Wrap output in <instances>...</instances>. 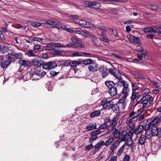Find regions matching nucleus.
I'll use <instances>...</instances> for the list:
<instances>
[{
    "instance_id": "1",
    "label": "nucleus",
    "mask_w": 161,
    "mask_h": 161,
    "mask_svg": "<svg viewBox=\"0 0 161 161\" xmlns=\"http://www.w3.org/2000/svg\"><path fill=\"white\" fill-rule=\"evenodd\" d=\"M153 101V98L151 96L149 95H147L143 96L142 98H140V97H138L136 99V101L137 103H141L142 104V108L143 110L144 108L146 107L147 105L149 106L152 104Z\"/></svg>"
},
{
    "instance_id": "2",
    "label": "nucleus",
    "mask_w": 161,
    "mask_h": 161,
    "mask_svg": "<svg viewBox=\"0 0 161 161\" xmlns=\"http://www.w3.org/2000/svg\"><path fill=\"white\" fill-rule=\"evenodd\" d=\"M117 85L118 87L119 86H123L121 92L124 94L123 98L124 99L126 98L129 95V93L130 92V88L129 87V85L125 80L120 79L117 82Z\"/></svg>"
},
{
    "instance_id": "3",
    "label": "nucleus",
    "mask_w": 161,
    "mask_h": 161,
    "mask_svg": "<svg viewBox=\"0 0 161 161\" xmlns=\"http://www.w3.org/2000/svg\"><path fill=\"white\" fill-rule=\"evenodd\" d=\"M81 3L83 6L86 7L99 8L101 6L99 3L95 2L83 1L81 2Z\"/></svg>"
},
{
    "instance_id": "4",
    "label": "nucleus",
    "mask_w": 161,
    "mask_h": 161,
    "mask_svg": "<svg viewBox=\"0 0 161 161\" xmlns=\"http://www.w3.org/2000/svg\"><path fill=\"white\" fill-rule=\"evenodd\" d=\"M113 102L109 100L108 98L103 99L101 102V104L103 108L109 110L113 106Z\"/></svg>"
},
{
    "instance_id": "5",
    "label": "nucleus",
    "mask_w": 161,
    "mask_h": 161,
    "mask_svg": "<svg viewBox=\"0 0 161 161\" xmlns=\"http://www.w3.org/2000/svg\"><path fill=\"white\" fill-rule=\"evenodd\" d=\"M109 72L115 78L119 79L121 78V75L119 71L117 69L114 67L110 68L108 70Z\"/></svg>"
},
{
    "instance_id": "6",
    "label": "nucleus",
    "mask_w": 161,
    "mask_h": 161,
    "mask_svg": "<svg viewBox=\"0 0 161 161\" xmlns=\"http://www.w3.org/2000/svg\"><path fill=\"white\" fill-rule=\"evenodd\" d=\"M57 66V64L54 62L50 61L44 64L42 68L45 69H51Z\"/></svg>"
},
{
    "instance_id": "7",
    "label": "nucleus",
    "mask_w": 161,
    "mask_h": 161,
    "mask_svg": "<svg viewBox=\"0 0 161 161\" xmlns=\"http://www.w3.org/2000/svg\"><path fill=\"white\" fill-rule=\"evenodd\" d=\"M152 135L153 136H158L161 137V128L158 129L156 126H154L152 128Z\"/></svg>"
},
{
    "instance_id": "8",
    "label": "nucleus",
    "mask_w": 161,
    "mask_h": 161,
    "mask_svg": "<svg viewBox=\"0 0 161 161\" xmlns=\"http://www.w3.org/2000/svg\"><path fill=\"white\" fill-rule=\"evenodd\" d=\"M32 62L34 65L39 67L43 66V64L44 63V61L39 57H36L33 59L32 60Z\"/></svg>"
},
{
    "instance_id": "9",
    "label": "nucleus",
    "mask_w": 161,
    "mask_h": 161,
    "mask_svg": "<svg viewBox=\"0 0 161 161\" xmlns=\"http://www.w3.org/2000/svg\"><path fill=\"white\" fill-rule=\"evenodd\" d=\"M127 37L132 43L135 44H141V42L140 41V38L131 35H128L127 36Z\"/></svg>"
},
{
    "instance_id": "10",
    "label": "nucleus",
    "mask_w": 161,
    "mask_h": 161,
    "mask_svg": "<svg viewBox=\"0 0 161 161\" xmlns=\"http://www.w3.org/2000/svg\"><path fill=\"white\" fill-rule=\"evenodd\" d=\"M70 40L74 44L76 45L77 47L83 48L85 47V45L83 44L82 42L79 41L75 37L71 36L70 37Z\"/></svg>"
},
{
    "instance_id": "11",
    "label": "nucleus",
    "mask_w": 161,
    "mask_h": 161,
    "mask_svg": "<svg viewBox=\"0 0 161 161\" xmlns=\"http://www.w3.org/2000/svg\"><path fill=\"white\" fill-rule=\"evenodd\" d=\"M120 116L119 114H117L115 115L112 119L111 122L109 125V126L113 128L115 127L117 124V121L119 119Z\"/></svg>"
},
{
    "instance_id": "12",
    "label": "nucleus",
    "mask_w": 161,
    "mask_h": 161,
    "mask_svg": "<svg viewBox=\"0 0 161 161\" xmlns=\"http://www.w3.org/2000/svg\"><path fill=\"white\" fill-rule=\"evenodd\" d=\"M98 66L96 63H93L89 65L88 66V69L90 72H95L97 70Z\"/></svg>"
},
{
    "instance_id": "13",
    "label": "nucleus",
    "mask_w": 161,
    "mask_h": 161,
    "mask_svg": "<svg viewBox=\"0 0 161 161\" xmlns=\"http://www.w3.org/2000/svg\"><path fill=\"white\" fill-rule=\"evenodd\" d=\"M135 118H132L128 119L126 122V124L130 129H134L135 128V123L133 122Z\"/></svg>"
},
{
    "instance_id": "14",
    "label": "nucleus",
    "mask_w": 161,
    "mask_h": 161,
    "mask_svg": "<svg viewBox=\"0 0 161 161\" xmlns=\"http://www.w3.org/2000/svg\"><path fill=\"white\" fill-rule=\"evenodd\" d=\"M103 78L106 77L108 75L109 73L107 72L108 69L107 68L101 67L98 69Z\"/></svg>"
},
{
    "instance_id": "15",
    "label": "nucleus",
    "mask_w": 161,
    "mask_h": 161,
    "mask_svg": "<svg viewBox=\"0 0 161 161\" xmlns=\"http://www.w3.org/2000/svg\"><path fill=\"white\" fill-rule=\"evenodd\" d=\"M108 92L112 97L116 96L118 94L117 87L115 86L109 89Z\"/></svg>"
},
{
    "instance_id": "16",
    "label": "nucleus",
    "mask_w": 161,
    "mask_h": 161,
    "mask_svg": "<svg viewBox=\"0 0 161 161\" xmlns=\"http://www.w3.org/2000/svg\"><path fill=\"white\" fill-rule=\"evenodd\" d=\"M128 134V130L123 131L121 133H120L121 137L119 138V139L121 142L125 141L127 138V136Z\"/></svg>"
},
{
    "instance_id": "17",
    "label": "nucleus",
    "mask_w": 161,
    "mask_h": 161,
    "mask_svg": "<svg viewBox=\"0 0 161 161\" xmlns=\"http://www.w3.org/2000/svg\"><path fill=\"white\" fill-rule=\"evenodd\" d=\"M34 75H37L40 77L44 76L46 74V72L42 70L38 69L35 71L34 73Z\"/></svg>"
},
{
    "instance_id": "18",
    "label": "nucleus",
    "mask_w": 161,
    "mask_h": 161,
    "mask_svg": "<svg viewBox=\"0 0 161 161\" xmlns=\"http://www.w3.org/2000/svg\"><path fill=\"white\" fill-rule=\"evenodd\" d=\"M55 22V21H54L50 20H46L44 23V25L47 28H54Z\"/></svg>"
},
{
    "instance_id": "19",
    "label": "nucleus",
    "mask_w": 161,
    "mask_h": 161,
    "mask_svg": "<svg viewBox=\"0 0 161 161\" xmlns=\"http://www.w3.org/2000/svg\"><path fill=\"white\" fill-rule=\"evenodd\" d=\"M146 139V136L144 135H142L139 138L137 143L140 145H143L145 144Z\"/></svg>"
},
{
    "instance_id": "20",
    "label": "nucleus",
    "mask_w": 161,
    "mask_h": 161,
    "mask_svg": "<svg viewBox=\"0 0 161 161\" xmlns=\"http://www.w3.org/2000/svg\"><path fill=\"white\" fill-rule=\"evenodd\" d=\"M38 55L37 52L35 50H30L27 52V55L29 57H36Z\"/></svg>"
},
{
    "instance_id": "21",
    "label": "nucleus",
    "mask_w": 161,
    "mask_h": 161,
    "mask_svg": "<svg viewBox=\"0 0 161 161\" xmlns=\"http://www.w3.org/2000/svg\"><path fill=\"white\" fill-rule=\"evenodd\" d=\"M18 63L20 65L24 66H29L31 62L29 61H26L25 60H20L18 61Z\"/></svg>"
},
{
    "instance_id": "22",
    "label": "nucleus",
    "mask_w": 161,
    "mask_h": 161,
    "mask_svg": "<svg viewBox=\"0 0 161 161\" xmlns=\"http://www.w3.org/2000/svg\"><path fill=\"white\" fill-rule=\"evenodd\" d=\"M132 74L136 77L139 79H146L145 76L135 71L133 72L132 73Z\"/></svg>"
},
{
    "instance_id": "23",
    "label": "nucleus",
    "mask_w": 161,
    "mask_h": 161,
    "mask_svg": "<svg viewBox=\"0 0 161 161\" xmlns=\"http://www.w3.org/2000/svg\"><path fill=\"white\" fill-rule=\"evenodd\" d=\"M113 134L115 138H118L120 135V132L116 128L113 129Z\"/></svg>"
},
{
    "instance_id": "24",
    "label": "nucleus",
    "mask_w": 161,
    "mask_h": 161,
    "mask_svg": "<svg viewBox=\"0 0 161 161\" xmlns=\"http://www.w3.org/2000/svg\"><path fill=\"white\" fill-rule=\"evenodd\" d=\"M119 142L118 140L115 141L111 145L110 147V149L112 152H114L115 149L119 146Z\"/></svg>"
},
{
    "instance_id": "25",
    "label": "nucleus",
    "mask_w": 161,
    "mask_h": 161,
    "mask_svg": "<svg viewBox=\"0 0 161 161\" xmlns=\"http://www.w3.org/2000/svg\"><path fill=\"white\" fill-rule=\"evenodd\" d=\"M144 128V127L142 125H140L137 128H134L135 134L137 135L140 133L143 130Z\"/></svg>"
},
{
    "instance_id": "26",
    "label": "nucleus",
    "mask_w": 161,
    "mask_h": 161,
    "mask_svg": "<svg viewBox=\"0 0 161 161\" xmlns=\"http://www.w3.org/2000/svg\"><path fill=\"white\" fill-rule=\"evenodd\" d=\"M28 23H30L31 25L34 27H39L42 25V24L37 22L31 20H27L26 21Z\"/></svg>"
},
{
    "instance_id": "27",
    "label": "nucleus",
    "mask_w": 161,
    "mask_h": 161,
    "mask_svg": "<svg viewBox=\"0 0 161 161\" xmlns=\"http://www.w3.org/2000/svg\"><path fill=\"white\" fill-rule=\"evenodd\" d=\"M160 147V143H155L152 145L151 149L153 152H155L159 149Z\"/></svg>"
},
{
    "instance_id": "28",
    "label": "nucleus",
    "mask_w": 161,
    "mask_h": 161,
    "mask_svg": "<svg viewBox=\"0 0 161 161\" xmlns=\"http://www.w3.org/2000/svg\"><path fill=\"white\" fill-rule=\"evenodd\" d=\"M11 61L9 59H8L3 62L1 64V67L3 69H6L9 65L11 63Z\"/></svg>"
},
{
    "instance_id": "29",
    "label": "nucleus",
    "mask_w": 161,
    "mask_h": 161,
    "mask_svg": "<svg viewBox=\"0 0 161 161\" xmlns=\"http://www.w3.org/2000/svg\"><path fill=\"white\" fill-rule=\"evenodd\" d=\"M146 51H144L143 52H140L137 54V56L139 60H141L142 58H145L146 56Z\"/></svg>"
},
{
    "instance_id": "30",
    "label": "nucleus",
    "mask_w": 161,
    "mask_h": 161,
    "mask_svg": "<svg viewBox=\"0 0 161 161\" xmlns=\"http://www.w3.org/2000/svg\"><path fill=\"white\" fill-rule=\"evenodd\" d=\"M96 128V124L93 123L90 124L86 126V129L88 130H91Z\"/></svg>"
},
{
    "instance_id": "31",
    "label": "nucleus",
    "mask_w": 161,
    "mask_h": 161,
    "mask_svg": "<svg viewBox=\"0 0 161 161\" xmlns=\"http://www.w3.org/2000/svg\"><path fill=\"white\" fill-rule=\"evenodd\" d=\"M154 29H155L154 26L153 27H148L143 29V31L145 33H152L154 31Z\"/></svg>"
},
{
    "instance_id": "32",
    "label": "nucleus",
    "mask_w": 161,
    "mask_h": 161,
    "mask_svg": "<svg viewBox=\"0 0 161 161\" xmlns=\"http://www.w3.org/2000/svg\"><path fill=\"white\" fill-rule=\"evenodd\" d=\"M105 84L109 89L115 86V84L112 81H105Z\"/></svg>"
},
{
    "instance_id": "33",
    "label": "nucleus",
    "mask_w": 161,
    "mask_h": 161,
    "mask_svg": "<svg viewBox=\"0 0 161 161\" xmlns=\"http://www.w3.org/2000/svg\"><path fill=\"white\" fill-rule=\"evenodd\" d=\"M104 143L105 142L103 140H100L98 142H97L96 145H95L94 147L95 148V149L98 150L102 146L104 145Z\"/></svg>"
},
{
    "instance_id": "34",
    "label": "nucleus",
    "mask_w": 161,
    "mask_h": 161,
    "mask_svg": "<svg viewBox=\"0 0 161 161\" xmlns=\"http://www.w3.org/2000/svg\"><path fill=\"white\" fill-rule=\"evenodd\" d=\"M81 64L82 61H80V60H79V61L75 60L71 61V66L74 68H75L77 66H78Z\"/></svg>"
},
{
    "instance_id": "35",
    "label": "nucleus",
    "mask_w": 161,
    "mask_h": 161,
    "mask_svg": "<svg viewBox=\"0 0 161 161\" xmlns=\"http://www.w3.org/2000/svg\"><path fill=\"white\" fill-rule=\"evenodd\" d=\"M101 114V112L99 110L94 111L92 112L90 114V116L91 118L95 117L98 116Z\"/></svg>"
},
{
    "instance_id": "36",
    "label": "nucleus",
    "mask_w": 161,
    "mask_h": 161,
    "mask_svg": "<svg viewBox=\"0 0 161 161\" xmlns=\"http://www.w3.org/2000/svg\"><path fill=\"white\" fill-rule=\"evenodd\" d=\"M100 39L101 40L107 42H108L109 41V40L107 38V35L103 33H101Z\"/></svg>"
},
{
    "instance_id": "37",
    "label": "nucleus",
    "mask_w": 161,
    "mask_h": 161,
    "mask_svg": "<svg viewBox=\"0 0 161 161\" xmlns=\"http://www.w3.org/2000/svg\"><path fill=\"white\" fill-rule=\"evenodd\" d=\"M119 104H114L113 103V105L111 108L113 111L114 112L117 113L119 111Z\"/></svg>"
},
{
    "instance_id": "38",
    "label": "nucleus",
    "mask_w": 161,
    "mask_h": 161,
    "mask_svg": "<svg viewBox=\"0 0 161 161\" xmlns=\"http://www.w3.org/2000/svg\"><path fill=\"white\" fill-rule=\"evenodd\" d=\"M62 65L63 66H71V60H67L66 61L64 60L61 61Z\"/></svg>"
},
{
    "instance_id": "39",
    "label": "nucleus",
    "mask_w": 161,
    "mask_h": 161,
    "mask_svg": "<svg viewBox=\"0 0 161 161\" xmlns=\"http://www.w3.org/2000/svg\"><path fill=\"white\" fill-rule=\"evenodd\" d=\"M91 37V41L94 45H97L98 44L97 38L94 35L92 34L90 37Z\"/></svg>"
},
{
    "instance_id": "40",
    "label": "nucleus",
    "mask_w": 161,
    "mask_h": 161,
    "mask_svg": "<svg viewBox=\"0 0 161 161\" xmlns=\"http://www.w3.org/2000/svg\"><path fill=\"white\" fill-rule=\"evenodd\" d=\"M83 27L87 28H93L94 25L90 22L85 21Z\"/></svg>"
},
{
    "instance_id": "41",
    "label": "nucleus",
    "mask_w": 161,
    "mask_h": 161,
    "mask_svg": "<svg viewBox=\"0 0 161 161\" xmlns=\"http://www.w3.org/2000/svg\"><path fill=\"white\" fill-rule=\"evenodd\" d=\"M114 140V137H109L104 143V145L107 147L108 146L113 142Z\"/></svg>"
},
{
    "instance_id": "42",
    "label": "nucleus",
    "mask_w": 161,
    "mask_h": 161,
    "mask_svg": "<svg viewBox=\"0 0 161 161\" xmlns=\"http://www.w3.org/2000/svg\"><path fill=\"white\" fill-rule=\"evenodd\" d=\"M91 137L89 138V142L92 143L93 141H95L97 138V136L96 135L92 132H91Z\"/></svg>"
},
{
    "instance_id": "43",
    "label": "nucleus",
    "mask_w": 161,
    "mask_h": 161,
    "mask_svg": "<svg viewBox=\"0 0 161 161\" xmlns=\"http://www.w3.org/2000/svg\"><path fill=\"white\" fill-rule=\"evenodd\" d=\"M160 119V118L158 117H155L154 119L150 122L152 125H156Z\"/></svg>"
},
{
    "instance_id": "44",
    "label": "nucleus",
    "mask_w": 161,
    "mask_h": 161,
    "mask_svg": "<svg viewBox=\"0 0 161 161\" xmlns=\"http://www.w3.org/2000/svg\"><path fill=\"white\" fill-rule=\"evenodd\" d=\"M83 63L85 65H90L93 63V61L91 58H88L84 60Z\"/></svg>"
},
{
    "instance_id": "45",
    "label": "nucleus",
    "mask_w": 161,
    "mask_h": 161,
    "mask_svg": "<svg viewBox=\"0 0 161 161\" xmlns=\"http://www.w3.org/2000/svg\"><path fill=\"white\" fill-rule=\"evenodd\" d=\"M77 48L76 45L69 43L67 44H64V47Z\"/></svg>"
},
{
    "instance_id": "46",
    "label": "nucleus",
    "mask_w": 161,
    "mask_h": 161,
    "mask_svg": "<svg viewBox=\"0 0 161 161\" xmlns=\"http://www.w3.org/2000/svg\"><path fill=\"white\" fill-rule=\"evenodd\" d=\"M147 8H150L152 10H156L158 8V6L155 4H152V5H148Z\"/></svg>"
},
{
    "instance_id": "47",
    "label": "nucleus",
    "mask_w": 161,
    "mask_h": 161,
    "mask_svg": "<svg viewBox=\"0 0 161 161\" xmlns=\"http://www.w3.org/2000/svg\"><path fill=\"white\" fill-rule=\"evenodd\" d=\"M33 41H38L40 42H45L46 40L45 39L41 38L36 37H33Z\"/></svg>"
},
{
    "instance_id": "48",
    "label": "nucleus",
    "mask_w": 161,
    "mask_h": 161,
    "mask_svg": "<svg viewBox=\"0 0 161 161\" xmlns=\"http://www.w3.org/2000/svg\"><path fill=\"white\" fill-rule=\"evenodd\" d=\"M138 93L137 92H132V95L131 97V99L132 100H134L135 99H136L137 97L138 96Z\"/></svg>"
},
{
    "instance_id": "49",
    "label": "nucleus",
    "mask_w": 161,
    "mask_h": 161,
    "mask_svg": "<svg viewBox=\"0 0 161 161\" xmlns=\"http://www.w3.org/2000/svg\"><path fill=\"white\" fill-rule=\"evenodd\" d=\"M128 136L130 137H132L133 136L134 133L135 134V131L134 129H130V130H128Z\"/></svg>"
},
{
    "instance_id": "50",
    "label": "nucleus",
    "mask_w": 161,
    "mask_h": 161,
    "mask_svg": "<svg viewBox=\"0 0 161 161\" xmlns=\"http://www.w3.org/2000/svg\"><path fill=\"white\" fill-rule=\"evenodd\" d=\"M92 34V33H89L86 31H82V36L85 37H88L89 36L91 37V35Z\"/></svg>"
},
{
    "instance_id": "51",
    "label": "nucleus",
    "mask_w": 161,
    "mask_h": 161,
    "mask_svg": "<svg viewBox=\"0 0 161 161\" xmlns=\"http://www.w3.org/2000/svg\"><path fill=\"white\" fill-rule=\"evenodd\" d=\"M149 89L148 88H146L142 91V94L145 95L149 93Z\"/></svg>"
},
{
    "instance_id": "52",
    "label": "nucleus",
    "mask_w": 161,
    "mask_h": 161,
    "mask_svg": "<svg viewBox=\"0 0 161 161\" xmlns=\"http://www.w3.org/2000/svg\"><path fill=\"white\" fill-rule=\"evenodd\" d=\"M55 47H64V43H55Z\"/></svg>"
},
{
    "instance_id": "53",
    "label": "nucleus",
    "mask_w": 161,
    "mask_h": 161,
    "mask_svg": "<svg viewBox=\"0 0 161 161\" xmlns=\"http://www.w3.org/2000/svg\"><path fill=\"white\" fill-rule=\"evenodd\" d=\"M125 145H123L119 149V151H118L117 154L119 155L120 156L122 153V152H123L124 149L125 148Z\"/></svg>"
},
{
    "instance_id": "54",
    "label": "nucleus",
    "mask_w": 161,
    "mask_h": 161,
    "mask_svg": "<svg viewBox=\"0 0 161 161\" xmlns=\"http://www.w3.org/2000/svg\"><path fill=\"white\" fill-rule=\"evenodd\" d=\"M133 142L131 139L128 138L125 142V143L128 146H130L132 144Z\"/></svg>"
},
{
    "instance_id": "55",
    "label": "nucleus",
    "mask_w": 161,
    "mask_h": 161,
    "mask_svg": "<svg viewBox=\"0 0 161 161\" xmlns=\"http://www.w3.org/2000/svg\"><path fill=\"white\" fill-rule=\"evenodd\" d=\"M110 30H111L113 33V34L114 36L115 37H117L118 36V33L117 30L116 29H110Z\"/></svg>"
},
{
    "instance_id": "56",
    "label": "nucleus",
    "mask_w": 161,
    "mask_h": 161,
    "mask_svg": "<svg viewBox=\"0 0 161 161\" xmlns=\"http://www.w3.org/2000/svg\"><path fill=\"white\" fill-rule=\"evenodd\" d=\"M54 28H56L59 29H61L63 28V26H62L60 23H57L55 22Z\"/></svg>"
},
{
    "instance_id": "57",
    "label": "nucleus",
    "mask_w": 161,
    "mask_h": 161,
    "mask_svg": "<svg viewBox=\"0 0 161 161\" xmlns=\"http://www.w3.org/2000/svg\"><path fill=\"white\" fill-rule=\"evenodd\" d=\"M25 40L27 42L31 43L33 41V38L32 39L30 37L27 36H25Z\"/></svg>"
},
{
    "instance_id": "58",
    "label": "nucleus",
    "mask_w": 161,
    "mask_h": 161,
    "mask_svg": "<svg viewBox=\"0 0 161 161\" xmlns=\"http://www.w3.org/2000/svg\"><path fill=\"white\" fill-rule=\"evenodd\" d=\"M109 126L107 125V124H103L100 125L99 127V129L100 130H104L107 127Z\"/></svg>"
},
{
    "instance_id": "59",
    "label": "nucleus",
    "mask_w": 161,
    "mask_h": 161,
    "mask_svg": "<svg viewBox=\"0 0 161 161\" xmlns=\"http://www.w3.org/2000/svg\"><path fill=\"white\" fill-rule=\"evenodd\" d=\"M136 49L140 52L145 51L143 49V48L141 46H137L136 47Z\"/></svg>"
},
{
    "instance_id": "60",
    "label": "nucleus",
    "mask_w": 161,
    "mask_h": 161,
    "mask_svg": "<svg viewBox=\"0 0 161 161\" xmlns=\"http://www.w3.org/2000/svg\"><path fill=\"white\" fill-rule=\"evenodd\" d=\"M97 27L99 30L103 32H106L107 31L106 28L103 26H98Z\"/></svg>"
},
{
    "instance_id": "61",
    "label": "nucleus",
    "mask_w": 161,
    "mask_h": 161,
    "mask_svg": "<svg viewBox=\"0 0 161 161\" xmlns=\"http://www.w3.org/2000/svg\"><path fill=\"white\" fill-rule=\"evenodd\" d=\"M145 115L144 114H143L140 116V117L137 119L139 121L142 122L145 119Z\"/></svg>"
},
{
    "instance_id": "62",
    "label": "nucleus",
    "mask_w": 161,
    "mask_h": 161,
    "mask_svg": "<svg viewBox=\"0 0 161 161\" xmlns=\"http://www.w3.org/2000/svg\"><path fill=\"white\" fill-rule=\"evenodd\" d=\"M68 18L69 19H78L79 18V16L78 15H71L69 16H68Z\"/></svg>"
},
{
    "instance_id": "63",
    "label": "nucleus",
    "mask_w": 161,
    "mask_h": 161,
    "mask_svg": "<svg viewBox=\"0 0 161 161\" xmlns=\"http://www.w3.org/2000/svg\"><path fill=\"white\" fill-rule=\"evenodd\" d=\"M105 124H107V123H111V120L110 119L109 117H106L104 119Z\"/></svg>"
},
{
    "instance_id": "64",
    "label": "nucleus",
    "mask_w": 161,
    "mask_h": 161,
    "mask_svg": "<svg viewBox=\"0 0 161 161\" xmlns=\"http://www.w3.org/2000/svg\"><path fill=\"white\" fill-rule=\"evenodd\" d=\"M93 147H94L93 146L92 144V143H91V144L90 145L86 147L85 149L87 151H89Z\"/></svg>"
}]
</instances>
